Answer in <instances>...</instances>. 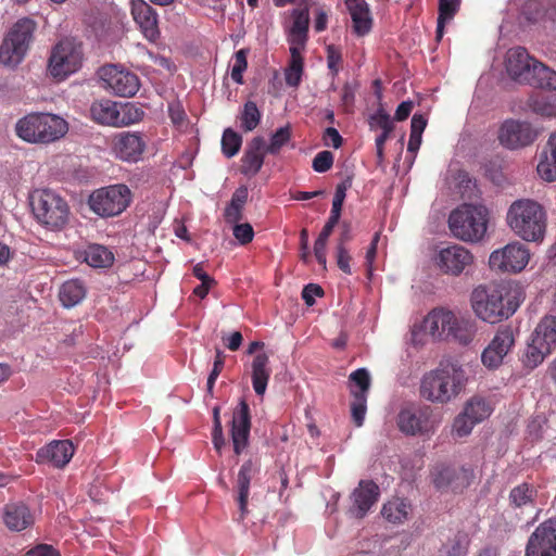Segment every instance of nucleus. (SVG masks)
<instances>
[{
	"label": "nucleus",
	"instance_id": "obj_1",
	"mask_svg": "<svg viewBox=\"0 0 556 556\" xmlns=\"http://www.w3.org/2000/svg\"><path fill=\"white\" fill-rule=\"evenodd\" d=\"M523 300L521 287L513 281L479 285L473 288L469 298L475 316L490 325L509 319Z\"/></svg>",
	"mask_w": 556,
	"mask_h": 556
},
{
	"label": "nucleus",
	"instance_id": "obj_2",
	"mask_svg": "<svg viewBox=\"0 0 556 556\" xmlns=\"http://www.w3.org/2000/svg\"><path fill=\"white\" fill-rule=\"evenodd\" d=\"M469 377L457 359H442L426 372L420 381V395L431 403L447 404L459 396L468 384Z\"/></svg>",
	"mask_w": 556,
	"mask_h": 556
},
{
	"label": "nucleus",
	"instance_id": "obj_3",
	"mask_svg": "<svg viewBox=\"0 0 556 556\" xmlns=\"http://www.w3.org/2000/svg\"><path fill=\"white\" fill-rule=\"evenodd\" d=\"M506 223L518 238L540 243L546 235L547 213L545 207L533 199H518L509 205Z\"/></svg>",
	"mask_w": 556,
	"mask_h": 556
},
{
	"label": "nucleus",
	"instance_id": "obj_4",
	"mask_svg": "<svg viewBox=\"0 0 556 556\" xmlns=\"http://www.w3.org/2000/svg\"><path fill=\"white\" fill-rule=\"evenodd\" d=\"M68 131L67 122L52 113H29L15 124L16 136L25 142L49 144L63 138Z\"/></svg>",
	"mask_w": 556,
	"mask_h": 556
},
{
	"label": "nucleus",
	"instance_id": "obj_5",
	"mask_svg": "<svg viewBox=\"0 0 556 556\" xmlns=\"http://www.w3.org/2000/svg\"><path fill=\"white\" fill-rule=\"evenodd\" d=\"M31 212L40 226L50 231L63 230L70 222L71 208L59 192L49 189H36L29 197Z\"/></svg>",
	"mask_w": 556,
	"mask_h": 556
},
{
	"label": "nucleus",
	"instance_id": "obj_6",
	"mask_svg": "<svg viewBox=\"0 0 556 556\" xmlns=\"http://www.w3.org/2000/svg\"><path fill=\"white\" fill-rule=\"evenodd\" d=\"M488 210L482 205L463 204L448 217V226L457 239L465 242L481 241L488 230Z\"/></svg>",
	"mask_w": 556,
	"mask_h": 556
},
{
	"label": "nucleus",
	"instance_id": "obj_7",
	"mask_svg": "<svg viewBox=\"0 0 556 556\" xmlns=\"http://www.w3.org/2000/svg\"><path fill=\"white\" fill-rule=\"evenodd\" d=\"M37 24L30 17L18 18L8 30L0 46V63L15 67L26 56L34 40Z\"/></svg>",
	"mask_w": 556,
	"mask_h": 556
},
{
	"label": "nucleus",
	"instance_id": "obj_8",
	"mask_svg": "<svg viewBox=\"0 0 556 556\" xmlns=\"http://www.w3.org/2000/svg\"><path fill=\"white\" fill-rule=\"evenodd\" d=\"M442 416L428 405H410L400 410L396 419L401 432L406 435H432L440 424Z\"/></svg>",
	"mask_w": 556,
	"mask_h": 556
},
{
	"label": "nucleus",
	"instance_id": "obj_9",
	"mask_svg": "<svg viewBox=\"0 0 556 556\" xmlns=\"http://www.w3.org/2000/svg\"><path fill=\"white\" fill-rule=\"evenodd\" d=\"M83 60L81 45L64 38L51 49L47 70L54 79L64 80L80 70Z\"/></svg>",
	"mask_w": 556,
	"mask_h": 556
},
{
	"label": "nucleus",
	"instance_id": "obj_10",
	"mask_svg": "<svg viewBox=\"0 0 556 556\" xmlns=\"http://www.w3.org/2000/svg\"><path fill=\"white\" fill-rule=\"evenodd\" d=\"M131 197L128 186L115 184L94 190L88 198V205L100 217H114L126 211Z\"/></svg>",
	"mask_w": 556,
	"mask_h": 556
},
{
	"label": "nucleus",
	"instance_id": "obj_11",
	"mask_svg": "<svg viewBox=\"0 0 556 556\" xmlns=\"http://www.w3.org/2000/svg\"><path fill=\"white\" fill-rule=\"evenodd\" d=\"M517 331L509 325L501 326L481 352V363L489 370L498 369L516 344Z\"/></svg>",
	"mask_w": 556,
	"mask_h": 556
},
{
	"label": "nucleus",
	"instance_id": "obj_12",
	"mask_svg": "<svg viewBox=\"0 0 556 556\" xmlns=\"http://www.w3.org/2000/svg\"><path fill=\"white\" fill-rule=\"evenodd\" d=\"M530 261V251L521 242L514 241L494 250L489 256V266L500 273H521Z\"/></svg>",
	"mask_w": 556,
	"mask_h": 556
},
{
	"label": "nucleus",
	"instance_id": "obj_13",
	"mask_svg": "<svg viewBox=\"0 0 556 556\" xmlns=\"http://www.w3.org/2000/svg\"><path fill=\"white\" fill-rule=\"evenodd\" d=\"M134 105L118 106L116 102L111 100H101L93 102L90 106L91 118L101 125L108 126H125L139 121L142 116Z\"/></svg>",
	"mask_w": 556,
	"mask_h": 556
},
{
	"label": "nucleus",
	"instance_id": "obj_14",
	"mask_svg": "<svg viewBox=\"0 0 556 556\" xmlns=\"http://www.w3.org/2000/svg\"><path fill=\"white\" fill-rule=\"evenodd\" d=\"M539 134L530 122L508 118L501 124L497 139L503 148L515 151L534 143Z\"/></svg>",
	"mask_w": 556,
	"mask_h": 556
},
{
	"label": "nucleus",
	"instance_id": "obj_15",
	"mask_svg": "<svg viewBox=\"0 0 556 556\" xmlns=\"http://www.w3.org/2000/svg\"><path fill=\"white\" fill-rule=\"evenodd\" d=\"M104 87L119 97H132L140 88L138 76L123 66L109 64L99 70Z\"/></svg>",
	"mask_w": 556,
	"mask_h": 556
},
{
	"label": "nucleus",
	"instance_id": "obj_16",
	"mask_svg": "<svg viewBox=\"0 0 556 556\" xmlns=\"http://www.w3.org/2000/svg\"><path fill=\"white\" fill-rule=\"evenodd\" d=\"M434 262L443 274L458 277L473 265L475 257L465 247L452 244L441 249Z\"/></svg>",
	"mask_w": 556,
	"mask_h": 556
},
{
	"label": "nucleus",
	"instance_id": "obj_17",
	"mask_svg": "<svg viewBox=\"0 0 556 556\" xmlns=\"http://www.w3.org/2000/svg\"><path fill=\"white\" fill-rule=\"evenodd\" d=\"M525 556H556V518L535 528L528 539Z\"/></svg>",
	"mask_w": 556,
	"mask_h": 556
},
{
	"label": "nucleus",
	"instance_id": "obj_18",
	"mask_svg": "<svg viewBox=\"0 0 556 556\" xmlns=\"http://www.w3.org/2000/svg\"><path fill=\"white\" fill-rule=\"evenodd\" d=\"M308 5L290 11L289 18L283 23V30L287 42L289 43V49L296 48L298 50H305L308 40Z\"/></svg>",
	"mask_w": 556,
	"mask_h": 556
},
{
	"label": "nucleus",
	"instance_id": "obj_19",
	"mask_svg": "<svg viewBox=\"0 0 556 556\" xmlns=\"http://www.w3.org/2000/svg\"><path fill=\"white\" fill-rule=\"evenodd\" d=\"M146 141L139 132L122 131L111 141L112 154L123 162L137 163L142 159Z\"/></svg>",
	"mask_w": 556,
	"mask_h": 556
},
{
	"label": "nucleus",
	"instance_id": "obj_20",
	"mask_svg": "<svg viewBox=\"0 0 556 556\" xmlns=\"http://www.w3.org/2000/svg\"><path fill=\"white\" fill-rule=\"evenodd\" d=\"M535 62L522 47L510 48L505 55V70L507 75L519 84H527L531 79L530 74L535 71Z\"/></svg>",
	"mask_w": 556,
	"mask_h": 556
},
{
	"label": "nucleus",
	"instance_id": "obj_21",
	"mask_svg": "<svg viewBox=\"0 0 556 556\" xmlns=\"http://www.w3.org/2000/svg\"><path fill=\"white\" fill-rule=\"evenodd\" d=\"M251 430V416L248 403L241 400L232 414L231 420V440L233 451L240 455L249 444Z\"/></svg>",
	"mask_w": 556,
	"mask_h": 556
},
{
	"label": "nucleus",
	"instance_id": "obj_22",
	"mask_svg": "<svg viewBox=\"0 0 556 556\" xmlns=\"http://www.w3.org/2000/svg\"><path fill=\"white\" fill-rule=\"evenodd\" d=\"M74 452V445L70 440H54L37 451L36 462L63 468L70 463Z\"/></svg>",
	"mask_w": 556,
	"mask_h": 556
},
{
	"label": "nucleus",
	"instance_id": "obj_23",
	"mask_svg": "<svg viewBox=\"0 0 556 556\" xmlns=\"http://www.w3.org/2000/svg\"><path fill=\"white\" fill-rule=\"evenodd\" d=\"M131 15L148 40L155 41L160 37L157 14L149 3L144 0L131 1Z\"/></svg>",
	"mask_w": 556,
	"mask_h": 556
},
{
	"label": "nucleus",
	"instance_id": "obj_24",
	"mask_svg": "<svg viewBox=\"0 0 556 556\" xmlns=\"http://www.w3.org/2000/svg\"><path fill=\"white\" fill-rule=\"evenodd\" d=\"M379 494V486L374 481H361L352 494V515L356 518H363L378 501Z\"/></svg>",
	"mask_w": 556,
	"mask_h": 556
},
{
	"label": "nucleus",
	"instance_id": "obj_25",
	"mask_svg": "<svg viewBox=\"0 0 556 556\" xmlns=\"http://www.w3.org/2000/svg\"><path fill=\"white\" fill-rule=\"evenodd\" d=\"M451 319L448 338L446 340H453L464 346L469 345L476 338L478 331L477 323L469 316L454 312H452Z\"/></svg>",
	"mask_w": 556,
	"mask_h": 556
},
{
	"label": "nucleus",
	"instance_id": "obj_26",
	"mask_svg": "<svg viewBox=\"0 0 556 556\" xmlns=\"http://www.w3.org/2000/svg\"><path fill=\"white\" fill-rule=\"evenodd\" d=\"M256 471L255 464L249 459L241 466L238 477H237V483H236V490H237V496L236 501L239 506V518L238 520H243L249 510H248V498L250 494V483L252 480V477L254 476Z\"/></svg>",
	"mask_w": 556,
	"mask_h": 556
},
{
	"label": "nucleus",
	"instance_id": "obj_27",
	"mask_svg": "<svg viewBox=\"0 0 556 556\" xmlns=\"http://www.w3.org/2000/svg\"><path fill=\"white\" fill-rule=\"evenodd\" d=\"M452 311L434 308L427 314L422 321L424 330L433 339L446 340L451 326Z\"/></svg>",
	"mask_w": 556,
	"mask_h": 556
},
{
	"label": "nucleus",
	"instance_id": "obj_28",
	"mask_svg": "<svg viewBox=\"0 0 556 556\" xmlns=\"http://www.w3.org/2000/svg\"><path fill=\"white\" fill-rule=\"evenodd\" d=\"M345 4L352 20L353 33L358 37L367 35L372 27L368 3L365 0H346Z\"/></svg>",
	"mask_w": 556,
	"mask_h": 556
},
{
	"label": "nucleus",
	"instance_id": "obj_29",
	"mask_svg": "<svg viewBox=\"0 0 556 556\" xmlns=\"http://www.w3.org/2000/svg\"><path fill=\"white\" fill-rule=\"evenodd\" d=\"M265 152L264 138L254 137L242 156L241 173L245 176L256 175L263 166Z\"/></svg>",
	"mask_w": 556,
	"mask_h": 556
},
{
	"label": "nucleus",
	"instance_id": "obj_30",
	"mask_svg": "<svg viewBox=\"0 0 556 556\" xmlns=\"http://www.w3.org/2000/svg\"><path fill=\"white\" fill-rule=\"evenodd\" d=\"M270 375L268 355L264 352L256 354L251 363V379L253 390L258 396L265 394Z\"/></svg>",
	"mask_w": 556,
	"mask_h": 556
},
{
	"label": "nucleus",
	"instance_id": "obj_31",
	"mask_svg": "<svg viewBox=\"0 0 556 556\" xmlns=\"http://www.w3.org/2000/svg\"><path fill=\"white\" fill-rule=\"evenodd\" d=\"M529 338L544 348L546 352L552 353L556 349V317L544 316Z\"/></svg>",
	"mask_w": 556,
	"mask_h": 556
},
{
	"label": "nucleus",
	"instance_id": "obj_32",
	"mask_svg": "<svg viewBox=\"0 0 556 556\" xmlns=\"http://www.w3.org/2000/svg\"><path fill=\"white\" fill-rule=\"evenodd\" d=\"M536 172L543 180L547 182L556 181V132L548 138L536 166Z\"/></svg>",
	"mask_w": 556,
	"mask_h": 556
},
{
	"label": "nucleus",
	"instance_id": "obj_33",
	"mask_svg": "<svg viewBox=\"0 0 556 556\" xmlns=\"http://www.w3.org/2000/svg\"><path fill=\"white\" fill-rule=\"evenodd\" d=\"M3 520L10 530L22 531L33 525L34 517L24 504H9L5 506Z\"/></svg>",
	"mask_w": 556,
	"mask_h": 556
},
{
	"label": "nucleus",
	"instance_id": "obj_34",
	"mask_svg": "<svg viewBox=\"0 0 556 556\" xmlns=\"http://www.w3.org/2000/svg\"><path fill=\"white\" fill-rule=\"evenodd\" d=\"M83 260L93 268H108L114 263V253L105 245L91 243L80 253Z\"/></svg>",
	"mask_w": 556,
	"mask_h": 556
},
{
	"label": "nucleus",
	"instance_id": "obj_35",
	"mask_svg": "<svg viewBox=\"0 0 556 556\" xmlns=\"http://www.w3.org/2000/svg\"><path fill=\"white\" fill-rule=\"evenodd\" d=\"M463 409L476 424L479 425L492 415L494 412V403L489 397L475 395L467 400Z\"/></svg>",
	"mask_w": 556,
	"mask_h": 556
},
{
	"label": "nucleus",
	"instance_id": "obj_36",
	"mask_svg": "<svg viewBox=\"0 0 556 556\" xmlns=\"http://www.w3.org/2000/svg\"><path fill=\"white\" fill-rule=\"evenodd\" d=\"M86 296V288L79 279L65 281L59 291V299L64 307L71 308L79 304Z\"/></svg>",
	"mask_w": 556,
	"mask_h": 556
},
{
	"label": "nucleus",
	"instance_id": "obj_37",
	"mask_svg": "<svg viewBox=\"0 0 556 556\" xmlns=\"http://www.w3.org/2000/svg\"><path fill=\"white\" fill-rule=\"evenodd\" d=\"M410 511V504L399 497L387 502L381 509L382 516L394 525L404 523L408 519Z\"/></svg>",
	"mask_w": 556,
	"mask_h": 556
},
{
	"label": "nucleus",
	"instance_id": "obj_38",
	"mask_svg": "<svg viewBox=\"0 0 556 556\" xmlns=\"http://www.w3.org/2000/svg\"><path fill=\"white\" fill-rule=\"evenodd\" d=\"M535 71L530 74L527 85L541 89L556 90V72L536 60Z\"/></svg>",
	"mask_w": 556,
	"mask_h": 556
},
{
	"label": "nucleus",
	"instance_id": "obj_39",
	"mask_svg": "<svg viewBox=\"0 0 556 556\" xmlns=\"http://www.w3.org/2000/svg\"><path fill=\"white\" fill-rule=\"evenodd\" d=\"M290 62L285 71L286 84L291 87H296L301 83L303 70H304V50H298L296 48L289 49Z\"/></svg>",
	"mask_w": 556,
	"mask_h": 556
},
{
	"label": "nucleus",
	"instance_id": "obj_40",
	"mask_svg": "<svg viewBox=\"0 0 556 556\" xmlns=\"http://www.w3.org/2000/svg\"><path fill=\"white\" fill-rule=\"evenodd\" d=\"M549 354L551 353L546 352L544 348L529 338L521 356V364L528 370H533L539 367Z\"/></svg>",
	"mask_w": 556,
	"mask_h": 556
},
{
	"label": "nucleus",
	"instance_id": "obj_41",
	"mask_svg": "<svg viewBox=\"0 0 556 556\" xmlns=\"http://www.w3.org/2000/svg\"><path fill=\"white\" fill-rule=\"evenodd\" d=\"M346 190L348 187L344 182L339 184L336 188L333 200H332V207L330 212V216L326 224L323 227V231H326L328 233H332L333 228L337 226L342 211V205L344 203L345 197H346Z\"/></svg>",
	"mask_w": 556,
	"mask_h": 556
},
{
	"label": "nucleus",
	"instance_id": "obj_42",
	"mask_svg": "<svg viewBox=\"0 0 556 556\" xmlns=\"http://www.w3.org/2000/svg\"><path fill=\"white\" fill-rule=\"evenodd\" d=\"M526 10L530 15L529 18L548 17L556 21V0H529L526 3Z\"/></svg>",
	"mask_w": 556,
	"mask_h": 556
},
{
	"label": "nucleus",
	"instance_id": "obj_43",
	"mask_svg": "<svg viewBox=\"0 0 556 556\" xmlns=\"http://www.w3.org/2000/svg\"><path fill=\"white\" fill-rule=\"evenodd\" d=\"M460 0H439V16L437 23V39L441 40L444 35L445 24L451 22L457 13Z\"/></svg>",
	"mask_w": 556,
	"mask_h": 556
},
{
	"label": "nucleus",
	"instance_id": "obj_44",
	"mask_svg": "<svg viewBox=\"0 0 556 556\" xmlns=\"http://www.w3.org/2000/svg\"><path fill=\"white\" fill-rule=\"evenodd\" d=\"M469 539L465 533H457L439 549V556H467Z\"/></svg>",
	"mask_w": 556,
	"mask_h": 556
},
{
	"label": "nucleus",
	"instance_id": "obj_45",
	"mask_svg": "<svg viewBox=\"0 0 556 556\" xmlns=\"http://www.w3.org/2000/svg\"><path fill=\"white\" fill-rule=\"evenodd\" d=\"M536 496V490L533 485L523 482L509 492V502L514 507H522L532 504Z\"/></svg>",
	"mask_w": 556,
	"mask_h": 556
},
{
	"label": "nucleus",
	"instance_id": "obj_46",
	"mask_svg": "<svg viewBox=\"0 0 556 556\" xmlns=\"http://www.w3.org/2000/svg\"><path fill=\"white\" fill-rule=\"evenodd\" d=\"M528 105L536 115L543 117L556 116V97L533 96L529 99Z\"/></svg>",
	"mask_w": 556,
	"mask_h": 556
},
{
	"label": "nucleus",
	"instance_id": "obj_47",
	"mask_svg": "<svg viewBox=\"0 0 556 556\" xmlns=\"http://www.w3.org/2000/svg\"><path fill=\"white\" fill-rule=\"evenodd\" d=\"M352 382L351 393L353 396H367L370 387V376L367 369L359 368L350 375Z\"/></svg>",
	"mask_w": 556,
	"mask_h": 556
},
{
	"label": "nucleus",
	"instance_id": "obj_48",
	"mask_svg": "<svg viewBox=\"0 0 556 556\" xmlns=\"http://www.w3.org/2000/svg\"><path fill=\"white\" fill-rule=\"evenodd\" d=\"M476 424L465 412H462L454 418L451 428V434L453 438H466L468 437L473 428L477 426Z\"/></svg>",
	"mask_w": 556,
	"mask_h": 556
},
{
	"label": "nucleus",
	"instance_id": "obj_49",
	"mask_svg": "<svg viewBox=\"0 0 556 556\" xmlns=\"http://www.w3.org/2000/svg\"><path fill=\"white\" fill-rule=\"evenodd\" d=\"M241 127L244 131L254 130L261 121V112L253 101H248L240 115Z\"/></svg>",
	"mask_w": 556,
	"mask_h": 556
},
{
	"label": "nucleus",
	"instance_id": "obj_50",
	"mask_svg": "<svg viewBox=\"0 0 556 556\" xmlns=\"http://www.w3.org/2000/svg\"><path fill=\"white\" fill-rule=\"evenodd\" d=\"M291 140V127L286 125L278 128L270 137L268 146H265V150L269 154H278L282 147H285Z\"/></svg>",
	"mask_w": 556,
	"mask_h": 556
},
{
	"label": "nucleus",
	"instance_id": "obj_51",
	"mask_svg": "<svg viewBox=\"0 0 556 556\" xmlns=\"http://www.w3.org/2000/svg\"><path fill=\"white\" fill-rule=\"evenodd\" d=\"M242 144V138L239 134H237L231 128H227L224 130L222 137V151L224 155L228 159L235 156Z\"/></svg>",
	"mask_w": 556,
	"mask_h": 556
},
{
	"label": "nucleus",
	"instance_id": "obj_52",
	"mask_svg": "<svg viewBox=\"0 0 556 556\" xmlns=\"http://www.w3.org/2000/svg\"><path fill=\"white\" fill-rule=\"evenodd\" d=\"M432 482L438 490H443L452 484L455 477V469L445 466L438 465L431 472Z\"/></svg>",
	"mask_w": 556,
	"mask_h": 556
},
{
	"label": "nucleus",
	"instance_id": "obj_53",
	"mask_svg": "<svg viewBox=\"0 0 556 556\" xmlns=\"http://www.w3.org/2000/svg\"><path fill=\"white\" fill-rule=\"evenodd\" d=\"M248 52L249 51L245 49H240L235 53L233 56L230 76L231 79L238 85L243 84V73L248 67Z\"/></svg>",
	"mask_w": 556,
	"mask_h": 556
},
{
	"label": "nucleus",
	"instance_id": "obj_54",
	"mask_svg": "<svg viewBox=\"0 0 556 556\" xmlns=\"http://www.w3.org/2000/svg\"><path fill=\"white\" fill-rule=\"evenodd\" d=\"M371 129H380L381 132L391 134L393 131V122L383 108H379L369 118Z\"/></svg>",
	"mask_w": 556,
	"mask_h": 556
},
{
	"label": "nucleus",
	"instance_id": "obj_55",
	"mask_svg": "<svg viewBox=\"0 0 556 556\" xmlns=\"http://www.w3.org/2000/svg\"><path fill=\"white\" fill-rule=\"evenodd\" d=\"M367 412V396L363 394L361 396H353L351 403L352 419L356 427H361L364 424Z\"/></svg>",
	"mask_w": 556,
	"mask_h": 556
},
{
	"label": "nucleus",
	"instance_id": "obj_56",
	"mask_svg": "<svg viewBox=\"0 0 556 556\" xmlns=\"http://www.w3.org/2000/svg\"><path fill=\"white\" fill-rule=\"evenodd\" d=\"M224 364H225V362H224L223 353L218 350L216 352L213 368L207 377V382H206V391L211 396H213L214 384L224 368Z\"/></svg>",
	"mask_w": 556,
	"mask_h": 556
},
{
	"label": "nucleus",
	"instance_id": "obj_57",
	"mask_svg": "<svg viewBox=\"0 0 556 556\" xmlns=\"http://www.w3.org/2000/svg\"><path fill=\"white\" fill-rule=\"evenodd\" d=\"M330 235L331 233L321 230L314 244L315 257L317 262L323 266V268H326L327 264L326 249Z\"/></svg>",
	"mask_w": 556,
	"mask_h": 556
},
{
	"label": "nucleus",
	"instance_id": "obj_58",
	"mask_svg": "<svg viewBox=\"0 0 556 556\" xmlns=\"http://www.w3.org/2000/svg\"><path fill=\"white\" fill-rule=\"evenodd\" d=\"M167 110L172 123L177 127L184 126L187 115L181 102L178 100L169 102Z\"/></svg>",
	"mask_w": 556,
	"mask_h": 556
},
{
	"label": "nucleus",
	"instance_id": "obj_59",
	"mask_svg": "<svg viewBox=\"0 0 556 556\" xmlns=\"http://www.w3.org/2000/svg\"><path fill=\"white\" fill-rule=\"evenodd\" d=\"M333 164V155L330 151L317 153L313 160V168L317 173H326Z\"/></svg>",
	"mask_w": 556,
	"mask_h": 556
},
{
	"label": "nucleus",
	"instance_id": "obj_60",
	"mask_svg": "<svg viewBox=\"0 0 556 556\" xmlns=\"http://www.w3.org/2000/svg\"><path fill=\"white\" fill-rule=\"evenodd\" d=\"M232 233L240 244H247L254 238L253 227L249 223L235 224Z\"/></svg>",
	"mask_w": 556,
	"mask_h": 556
},
{
	"label": "nucleus",
	"instance_id": "obj_61",
	"mask_svg": "<svg viewBox=\"0 0 556 556\" xmlns=\"http://www.w3.org/2000/svg\"><path fill=\"white\" fill-rule=\"evenodd\" d=\"M327 51V65L333 75L339 73L340 64L342 62L341 51L338 47L329 45Z\"/></svg>",
	"mask_w": 556,
	"mask_h": 556
},
{
	"label": "nucleus",
	"instance_id": "obj_62",
	"mask_svg": "<svg viewBox=\"0 0 556 556\" xmlns=\"http://www.w3.org/2000/svg\"><path fill=\"white\" fill-rule=\"evenodd\" d=\"M351 256L343 242H340L337 247V264L338 267L346 275L352 274L350 266Z\"/></svg>",
	"mask_w": 556,
	"mask_h": 556
},
{
	"label": "nucleus",
	"instance_id": "obj_63",
	"mask_svg": "<svg viewBox=\"0 0 556 556\" xmlns=\"http://www.w3.org/2000/svg\"><path fill=\"white\" fill-rule=\"evenodd\" d=\"M324 291L320 286L309 283L304 287L302 291V299L306 305L312 306L315 303V298L321 296Z\"/></svg>",
	"mask_w": 556,
	"mask_h": 556
},
{
	"label": "nucleus",
	"instance_id": "obj_64",
	"mask_svg": "<svg viewBox=\"0 0 556 556\" xmlns=\"http://www.w3.org/2000/svg\"><path fill=\"white\" fill-rule=\"evenodd\" d=\"M25 556H60V553L50 544H38L28 549Z\"/></svg>",
	"mask_w": 556,
	"mask_h": 556
}]
</instances>
